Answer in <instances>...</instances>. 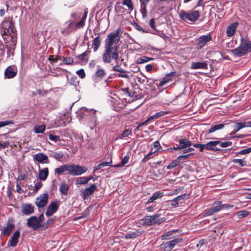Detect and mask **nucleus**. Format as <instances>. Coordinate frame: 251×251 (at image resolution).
I'll list each match as a JSON object with an SVG mask.
<instances>
[{
  "mask_svg": "<svg viewBox=\"0 0 251 251\" xmlns=\"http://www.w3.org/2000/svg\"><path fill=\"white\" fill-rule=\"evenodd\" d=\"M122 32L121 27H118L114 32L111 33L107 35L105 41L104 46L111 49H115L118 46L120 40V34Z\"/></svg>",
  "mask_w": 251,
  "mask_h": 251,
  "instance_id": "nucleus-1",
  "label": "nucleus"
},
{
  "mask_svg": "<svg viewBox=\"0 0 251 251\" xmlns=\"http://www.w3.org/2000/svg\"><path fill=\"white\" fill-rule=\"evenodd\" d=\"M251 50V41L242 39L240 46L232 50L233 54L236 56H241Z\"/></svg>",
  "mask_w": 251,
  "mask_h": 251,
  "instance_id": "nucleus-2",
  "label": "nucleus"
},
{
  "mask_svg": "<svg viewBox=\"0 0 251 251\" xmlns=\"http://www.w3.org/2000/svg\"><path fill=\"white\" fill-rule=\"evenodd\" d=\"M119 58V51L117 48L115 49H111L104 46V52L102 55V61L106 63H110L112 59L117 61Z\"/></svg>",
  "mask_w": 251,
  "mask_h": 251,
  "instance_id": "nucleus-3",
  "label": "nucleus"
},
{
  "mask_svg": "<svg viewBox=\"0 0 251 251\" xmlns=\"http://www.w3.org/2000/svg\"><path fill=\"white\" fill-rule=\"evenodd\" d=\"M139 84L136 82V79H130L128 86L122 89L123 92H125L128 96L133 97L134 99H137V96L135 95L139 92L140 90Z\"/></svg>",
  "mask_w": 251,
  "mask_h": 251,
  "instance_id": "nucleus-4",
  "label": "nucleus"
},
{
  "mask_svg": "<svg viewBox=\"0 0 251 251\" xmlns=\"http://www.w3.org/2000/svg\"><path fill=\"white\" fill-rule=\"evenodd\" d=\"M180 19L184 21L195 22L200 16V12L198 10L190 11L189 12L184 10H181L179 12Z\"/></svg>",
  "mask_w": 251,
  "mask_h": 251,
  "instance_id": "nucleus-5",
  "label": "nucleus"
},
{
  "mask_svg": "<svg viewBox=\"0 0 251 251\" xmlns=\"http://www.w3.org/2000/svg\"><path fill=\"white\" fill-rule=\"evenodd\" d=\"M2 35H9L13 39L15 35L16 29L14 27L13 23L11 21H5L2 22L1 24Z\"/></svg>",
  "mask_w": 251,
  "mask_h": 251,
  "instance_id": "nucleus-6",
  "label": "nucleus"
},
{
  "mask_svg": "<svg viewBox=\"0 0 251 251\" xmlns=\"http://www.w3.org/2000/svg\"><path fill=\"white\" fill-rule=\"evenodd\" d=\"M87 169L85 166L75 164H68V173L73 176H80L85 173Z\"/></svg>",
  "mask_w": 251,
  "mask_h": 251,
  "instance_id": "nucleus-7",
  "label": "nucleus"
},
{
  "mask_svg": "<svg viewBox=\"0 0 251 251\" xmlns=\"http://www.w3.org/2000/svg\"><path fill=\"white\" fill-rule=\"evenodd\" d=\"M182 242V239L177 238L162 243L160 246L162 251H171L176 245Z\"/></svg>",
  "mask_w": 251,
  "mask_h": 251,
  "instance_id": "nucleus-8",
  "label": "nucleus"
},
{
  "mask_svg": "<svg viewBox=\"0 0 251 251\" xmlns=\"http://www.w3.org/2000/svg\"><path fill=\"white\" fill-rule=\"evenodd\" d=\"M68 22H69V23L68 25L67 29L64 28L62 30V33L63 34H68L74 30L82 28L85 25V21L81 19L80 21L76 23L75 28L73 26V22L69 21Z\"/></svg>",
  "mask_w": 251,
  "mask_h": 251,
  "instance_id": "nucleus-9",
  "label": "nucleus"
},
{
  "mask_svg": "<svg viewBox=\"0 0 251 251\" xmlns=\"http://www.w3.org/2000/svg\"><path fill=\"white\" fill-rule=\"evenodd\" d=\"M49 195L47 193H44L38 197L35 201V204L39 207H43L47 203Z\"/></svg>",
  "mask_w": 251,
  "mask_h": 251,
  "instance_id": "nucleus-10",
  "label": "nucleus"
},
{
  "mask_svg": "<svg viewBox=\"0 0 251 251\" xmlns=\"http://www.w3.org/2000/svg\"><path fill=\"white\" fill-rule=\"evenodd\" d=\"M222 203L221 201L215 202L211 208L205 210L204 215L206 216H210L218 212L221 210V204H222Z\"/></svg>",
  "mask_w": 251,
  "mask_h": 251,
  "instance_id": "nucleus-11",
  "label": "nucleus"
},
{
  "mask_svg": "<svg viewBox=\"0 0 251 251\" xmlns=\"http://www.w3.org/2000/svg\"><path fill=\"white\" fill-rule=\"evenodd\" d=\"M80 112H86L90 114L92 116V125L90 126V128L93 129V128L97 125V118L95 116L96 113L97 111L93 109H88L86 107H82L80 109Z\"/></svg>",
  "mask_w": 251,
  "mask_h": 251,
  "instance_id": "nucleus-12",
  "label": "nucleus"
},
{
  "mask_svg": "<svg viewBox=\"0 0 251 251\" xmlns=\"http://www.w3.org/2000/svg\"><path fill=\"white\" fill-rule=\"evenodd\" d=\"M97 186L95 184H92L89 188H85L81 192V196L83 200H86L88 197L94 193L97 190Z\"/></svg>",
  "mask_w": 251,
  "mask_h": 251,
  "instance_id": "nucleus-13",
  "label": "nucleus"
},
{
  "mask_svg": "<svg viewBox=\"0 0 251 251\" xmlns=\"http://www.w3.org/2000/svg\"><path fill=\"white\" fill-rule=\"evenodd\" d=\"M27 225L32 227L34 230H36L41 226L40 221L36 216H32L28 219Z\"/></svg>",
  "mask_w": 251,
  "mask_h": 251,
  "instance_id": "nucleus-14",
  "label": "nucleus"
},
{
  "mask_svg": "<svg viewBox=\"0 0 251 251\" xmlns=\"http://www.w3.org/2000/svg\"><path fill=\"white\" fill-rule=\"evenodd\" d=\"M58 208V205L55 202H51L48 206L46 212V215L50 217L55 213Z\"/></svg>",
  "mask_w": 251,
  "mask_h": 251,
  "instance_id": "nucleus-15",
  "label": "nucleus"
},
{
  "mask_svg": "<svg viewBox=\"0 0 251 251\" xmlns=\"http://www.w3.org/2000/svg\"><path fill=\"white\" fill-rule=\"evenodd\" d=\"M20 235V231L19 230L16 231L8 242V245L12 247H15L18 243Z\"/></svg>",
  "mask_w": 251,
  "mask_h": 251,
  "instance_id": "nucleus-16",
  "label": "nucleus"
},
{
  "mask_svg": "<svg viewBox=\"0 0 251 251\" xmlns=\"http://www.w3.org/2000/svg\"><path fill=\"white\" fill-rule=\"evenodd\" d=\"M212 37L210 34L203 35L198 39V45L200 48L203 47L208 42L211 40Z\"/></svg>",
  "mask_w": 251,
  "mask_h": 251,
  "instance_id": "nucleus-17",
  "label": "nucleus"
},
{
  "mask_svg": "<svg viewBox=\"0 0 251 251\" xmlns=\"http://www.w3.org/2000/svg\"><path fill=\"white\" fill-rule=\"evenodd\" d=\"M17 70L15 66L7 67L5 71V75L8 78L14 77L17 74Z\"/></svg>",
  "mask_w": 251,
  "mask_h": 251,
  "instance_id": "nucleus-18",
  "label": "nucleus"
},
{
  "mask_svg": "<svg viewBox=\"0 0 251 251\" xmlns=\"http://www.w3.org/2000/svg\"><path fill=\"white\" fill-rule=\"evenodd\" d=\"M22 212L25 215H29L34 212L33 206L30 203H25L22 206Z\"/></svg>",
  "mask_w": 251,
  "mask_h": 251,
  "instance_id": "nucleus-19",
  "label": "nucleus"
},
{
  "mask_svg": "<svg viewBox=\"0 0 251 251\" xmlns=\"http://www.w3.org/2000/svg\"><path fill=\"white\" fill-rule=\"evenodd\" d=\"M14 227V225L11 221L8 220L6 224V226L4 228L1 234L6 236H9L11 233Z\"/></svg>",
  "mask_w": 251,
  "mask_h": 251,
  "instance_id": "nucleus-20",
  "label": "nucleus"
},
{
  "mask_svg": "<svg viewBox=\"0 0 251 251\" xmlns=\"http://www.w3.org/2000/svg\"><path fill=\"white\" fill-rule=\"evenodd\" d=\"M34 159L39 163H45L47 162L48 157L43 153H39L34 155Z\"/></svg>",
  "mask_w": 251,
  "mask_h": 251,
  "instance_id": "nucleus-21",
  "label": "nucleus"
},
{
  "mask_svg": "<svg viewBox=\"0 0 251 251\" xmlns=\"http://www.w3.org/2000/svg\"><path fill=\"white\" fill-rule=\"evenodd\" d=\"M191 68L193 69H205L207 68V63L205 62H194L191 64Z\"/></svg>",
  "mask_w": 251,
  "mask_h": 251,
  "instance_id": "nucleus-22",
  "label": "nucleus"
},
{
  "mask_svg": "<svg viewBox=\"0 0 251 251\" xmlns=\"http://www.w3.org/2000/svg\"><path fill=\"white\" fill-rule=\"evenodd\" d=\"M238 23H234L227 26L226 28V34L228 37H231L235 33Z\"/></svg>",
  "mask_w": 251,
  "mask_h": 251,
  "instance_id": "nucleus-23",
  "label": "nucleus"
},
{
  "mask_svg": "<svg viewBox=\"0 0 251 251\" xmlns=\"http://www.w3.org/2000/svg\"><path fill=\"white\" fill-rule=\"evenodd\" d=\"M179 148L184 149L189 147L192 145V142L186 138L181 139L178 141Z\"/></svg>",
  "mask_w": 251,
  "mask_h": 251,
  "instance_id": "nucleus-24",
  "label": "nucleus"
},
{
  "mask_svg": "<svg viewBox=\"0 0 251 251\" xmlns=\"http://www.w3.org/2000/svg\"><path fill=\"white\" fill-rule=\"evenodd\" d=\"M163 196V193L160 192H156L153 194L152 196L148 200L146 204L153 202L155 200L160 199Z\"/></svg>",
  "mask_w": 251,
  "mask_h": 251,
  "instance_id": "nucleus-25",
  "label": "nucleus"
},
{
  "mask_svg": "<svg viewBox=\"0 0 251 251\" xmlns=\"http://www.w3.org/2000/svg\"><path fill=\"white\" fill-rule=\"evenodd\" d=\"M49 174V171L47 168L39 170V178L41 180H45Z\"/></svg>",
  "mask_w": 251,
  "mask_h": 251,
  "instance_id": "nucleus-26",
  "label": "nucleus"
},
{
  "mask_svg": "<svg viewBox=\"0 0 251 251\" xmlns=\"http://www.w3.org/2000/svg\"><path fill=\"white\" fill-rule=\"evenodd\" d=\"M151 216L153 225L155 224H160L164 222L166 220L164 217L160 218L159 214H155Z\"/></svg>",
  "mask_w": 251,
  "mask_h": 251,
  "instance_id": "nucleus-27",
  "label": "nucleus"
},
{
  "mask_svg": "<svg viewBox=\"0 0 251 251\" xmlns=\"http://www.w3.org/2000/svg\"><path fill=\"white\" fill-rule=\"evenodd\" d=\"M68 172V164L63 165L54 169V173L56 175L59 176L64 172Z\"/></svg>",
  "mask_w": 251,
  "mask_h": 251,
  "instance_id": "nucleus-28",
  "label": "nucleus"
},
{
  "mask_svg": "<svg viewBox=\"0 0 251 251\" xmlns=\"http://www.w3.org/2000/svg\"><path fill=\"white\" fill-rule=\"evenodd\" d=\"M101 40L99 36L94 38L92 43V46L94 48V51H96L100 47L101 44Z\"/></svg>",
  "mask_w": 251,
  "mask_h": 251,
  "instance_id": "nucleus-29",
  "label": "nucleus"
},
{
  "mask_svg": "<svg viewBox=\"0 0 251 251\" xmlns=\"http://www.w3.org/2000/svg\"><path fill=\"white\" fill-rule=\"evenodd\" d=\"M177 230H170L168 231L165 233H164L163 234L161 235V239L162 240H167L168 239L173 238L174 237L173 235V234L177 231Z\"/></svg>",
  "mask_w": 251,
  "mask_h": 251,
  "instance_id": "nucleus-30",
  "label": "nucleus"
},
{
  "mask_svg": "<svg viewBox=\"0 0 251 251\" xmlns=\"http://www.w3.org/2000/svg\"><path fill=\"white\" fill-rule=\"evenodd\" d=\"M141 221H142L143 225L145 226L153 225L151 216H145L141 220Z\"/></svg>",
  "mask_w": 251,
  "mask_h": 251,
  "instance_id": "nucleus-31",
  "label": "nucleus"
},
{
  "mask_svg": "<svg viewBox=\"0 0 251 251\" xmlns=\"http://www.w3.org/2000/svg\"><path fill=\"white\" fill-rule=\"evenodd\" d=\"M153 59V58L143 56L139 58H137L135 62L136 64H139L147 62L149 61L152 60Z\"/></svg>",
  "mask_w": 251,
  "mask_h": 251,
  "instance_id": "nucleus-32",
  "label": "nucleus"
},
{
  "mask_svg": "<svg viewBox=\"0 0 251 251\" xmlns=\"http://www.w3.org/2000/svg\"><path fill=\"white\" fill-rule=\"evenodd\" d=\"M141 234V232L139 231L131 232L126 234L125 236V238L126 239H134L136 237L140 236Z\"/></svg>",
  "mask_w": 251,
  "mask_h": 251,
  "instance_id": "nucleus-33",
  "label": "nucleus"
},
{
  "mask_svg": "<svg viewBox=\"0 0 251 251\" xmlns=\"http://www.w3.org/2000/svg\"><path fill=\"white\" fill-rule=\"evenodd\" d=\"M69 186L66 183H62L59 186V191L62 194L67 195L69 190Z\"/></svg>",
  "mask_w": 251,
  "mask_h": 251,
  "instance_id": "nucleus-34",
  "label": "nucleus"
},
{
  "mask_svg": "<svg viewBox=\"0 0 251 251\" xmlns=\"http://www.w3.org/2000/svg\"><path fill=\"white\" fill-rule=\"evenodd\" d=\"M225 126V125L223 124H220L212 126L208 130V133H210L215 132L216 130L221 129Z\"/></svg>",
  "mask_w": 251,
  "mask_h": 251,
  "instance_id": "nucleus-35",
  "label": "nucleus"
},
{
  "mask_svg": "<svg viewBox=\"0 0 251 251\" xmlns=\"http://www.w3.org/2000/svg\"><path fill=\"white\" fill-rule=\"evenodd\" d=\"M219 143H220L219 141H210L206 144H204L205 149L207 150H211L213 146H216Z\"/></svg>",
  "mask_w": 251,
  "mask_h": 251,
  "instance_id": "nucleus-36",
  "label": "nucleus"
},
{
  "mask_svg": "<svg viewBox=\"0 0 251 251\" xmlns=\"http://www.w3.org/2000/svg\"><path fill=\"white\" fill-rule=\"evenodd\" d=\"M132 131L130 129H127L125 130L119 136V138L120 139H122L125 137H128L130 135H131Z\"/></svg>",
  "mask_w": 251,
  "mask_h": 251,
  "instance_id": "nucleus-37",
  "label": "nucleus"
},
{
  "mask_svg": "<svg viewBox=\"0 0 251 251\" xmlns=\"http://www.w3.org/2000/svg\"><path fill=\"white\" fill-rule=\"evenodd\" d=\"M46 126L42 125L40 126H36L34 127V131L36 133H42L45 130Z\"/></svg>",
  "mask_w": 251,
  "mask_h": 251,
  "instance_id": "nucleus-38",
  "label": "nucleus"
},
{
  "mask_svg": "<svg viewBox=\"0 0 251 251\" xmlns=\"http://www.w3.org/2000/svg\"><path fill=\"white\" fill-rule=\"evenodd\" d=\"M88 183L86 177H78L76 180V184H86Z\"/></svg>",
  "mask_w": 251,
  "mask_h": 251,
  "instance_id": "nucleus-39",
  "label": "nucleus"
},
{
  "mask_svg": "<svg viewBox=\"0 0 251 251\" xmlns=\"http://www.w3.org/2000/svg\"><path fill=\"white\" fill-rule=\"evenodd\" d=\"M69 81H68V83L70 85L73 86L75 88L76 90H78V88L77 87V86L79 85V82L76 79H68Z\"/></svg>",
  "mask_w": 251,
  "mask_h": 251,
  "instance_id": "nucleus-40",
  "label": "nucleus"
},
{
  "mask_svg": "<svg viewBox=\"0 0 251 251\" xmlns=\"http://www.w3.org/2000/svg\"><path fill=\"white\" fill-rule=\"evenodd\" d=\"M251 152V147L244 149L239 151L235 152L236 156H238L240 154H246Z\"/></svg>",
  "mask_w": 251,
  "mask_h": 251,
  "instance_id": "nucleus-41",
  "label": "nucleus"
},
{
  "mask_svg": "<svg viewBox=\"0 0 251 251\" xmlns=\"http://www.w3.org/2000/svg\"><path fill=\"white\" fill-rule=\"evenodd\" d=\"M249 212L246 210L240 211L237 213L238 217L240 219L243 218L249 215Z\"/></svg>",
  "mask_w": 251,
  "mask_h": 251,
  "instance_id": "nucleus-42",
  "label": "nucleus"
},
{
  "mask_svg": "<svg viewBox=\"0 0 251 251\" xmlns=\"http://www.w3.org/2000/svg\"><path fill=\"white\" fill-rule=\"evenodd\" d=\"M206 243V241L205 239H201L199 241V243L197 244V246L198 248H199V250L201 249V250H203L204 248L205 247Z\"/></svg>",
  "mask_w": 251,
  "mask_h": 251,
  "instance_id": "nucleus-43",
  "label": "nucleus"
},
{
  "mask_svg": "<svg viewBox=\"0 0 251 251\" xmlns=\"http://www.w3.org/2000/svg\"><path fill=\"white\" fill-rule=\"evenodd\" d=\"M179 162V160H178L177 158L176 160L173 161L167 166V169H171L176 167V166L178 165Z\"/></svg>",
  "mask_w": 251,
  "mask_h": 251,
  "instance_id": "nucleus-44",
  "label": "nucleus"
},
{
  "mask_svg": "<svg viewBox=\"0 0 251 251\" xmlns=\"http://www.w3.org/2000/svg\"><path fill=\"white\" fill-rule=\"evenodd\" d=\"M62 61L65 64L70 65L74 62V59L71 57H64Z\"/></svg>",
  "mask_w": 251,
  "mask_h": 251,
  "instance_id": "nucleus-45",
  "label": "nucleus"
},
{
  "mask_svg": "<svg viewBox=\"0 0 251 251\" xmlns=\"http://www.w3.org/2000/svg\"><path fill=\"white\" fill-rule=\"evenodd\" d=\"M123 4L126 5L130 10H132L133 9V6L131 0H124Z\"/></svg>",
  "mask_w": 251,
  "mask_h": 251,
  "instance_id": "nucleus-46",
  "label": "nucleus"
},
{
  "mask_svg": "<svg viewBox=\"0 0 251 251\" xmlns=\"http://www.w3.org/2000/svg\"><path fill=\"white\" fill-rule=\"evenodd\" d=\"M48 59L50 63H55L57 62V60H61V57L59 56L54 57L53 55H50Z\"/></svg>",
  "mask_w": 251,
  "mask_h": 251,
  "instance_id": "nucleus-47",
  "label": "nucleus"
},
{
  "mask_svg": "<svg viewBox=\"0 0 251 251\" xmlns=\"http://www.w3.org/2000/svg\"><path fill=\"white\" fill-rule=\"evenodd\" d=\"M105 71L103 69H98L96 72V76L99 77H103L105 76Z\"/></svg>",
  "mask_w": 251,
  "mask_h": 251,
  "instance_id": "nucleus-48",
  "label": "nucleus"
},
{
  "mask_svg": "<svg viewBox=\"0 0 251 251\" xmlns=\"http://www.w3.org/2000/svg\"><path fill=\"white\" fill-rule=\"evenodd\" d=\"M219 143L218 145H219V146L221 148H226L229 147L232 145V142L231 141H226L225 142H221L219 141Z\"/></svg>",
  "mask_w": 251,
  "mask_h": 251,
  "instance_id": "nucleus-49",
  "label": "nucleus"
},
{
  "mask_svg": "<svg viewBox=\"0 0 251 251\" xmlns=\"http://www.w3.org/2000/svg\"><path fill=\"white\" fill-rule=\"evenodd\" d=\"M49 138L50 140L57 142L60 140V137L59 136L53 135L52 134L49 135Z\"/></svg>",
  "mask_w": 251,
  "mask_h": 251,
  "instance_id": "nucleus-50",
  "label": "nucleus"
},
{
  "mask_svg": "<svg viewBox=\"0 0 251 251\" xmlns=\"http://www.w3.org/2000/svg\"><path fill=\"white\" fill-rule=\"evenodd\" d=\"M234 163H238L241 167L245 166L246 165V162L241 159H235L233 160Z\"/></svg>",
  "mask_w": 251,
  "mask_h": 251,
  "instance_id": "nucleus-51",
  "label": "nucleus"
},
{
  "mask_svg": "<svg viewBox=\"0 0 251 251\" xmlns=\"http://www.w3.org/2000/svg\"><path fill=\"white\" fill-rule=\"evenodd\" d=\"M90 53V51L88 50H87L86 51H85L83 53L79 54L78 56V59L79 60H81L82 61V60H83L84 59L85 56H86L87 55H88Z\"/></svg>",
  "mask_w": 251,
  "mask_h": 251,
  "instance_id": "nucleus-52",
  "label": "nucleus"
},
{
  "mask_svg": "<svg viewBox=\"0 0 251 251\" xmlns=\"http://www.w3.org/2000/svg\"><path fill=\"white\" fill-rule=\"evenodd\" d=\"M146 6L147 5L141 4V12L143 17L146 16L147 13Z\"/></svg>",
  "mask_w": 251,
  "mask_h": 251,
  "instance_id": "nucleus-53",
  "label": "nucleus"
},
{
  "mask_svg": "<svg viewBox=\"0 0 251 251\" xmlns=\"http://www.w3.org/2000/svg\"><path fill=\"white\" fill-rule=\"evenodd\" d=\"M11 124H13V122L11 121H0V128L5 126L7 125H9Z\"/></svg>",
  "mask_w": 251,
  "mask_h": 251,
  "instance_id": "nucleus-54",
  "label": "nucleus"
},
{
  "mask_svg": "<svg viewBox=\"0 0 251 251\" xmlns=\"http://www.w3.org/2000/svg\"><path fill=\"white\" fill-rule=\"evenodd\" d=\"M112 160L110 162H102L100 164H99V167H100L101 168L103 167H105L106 166H112Z\"/></svg>",
  "mask_w": 251,
  "mask_h": 251,
  "instance_id": "nucleus-55",
  "label": "nucleus"
},
{
  "mask_svg": "<svg viewBox=\"0 0 251 251\" xmlns=\"http://www.w3.org/2000/svg\"><path fill=\"white\" fill-rule=\"evenodd\" d=\"M76 74L81 78H83L85 76V73L83 69L79 70L76 72Z\"/></svg>",
  "mask_w": 251,
  "mask_h": 251,
  "instance_id": "nucleus-56",
  "label": "nucleus"
},
{
  "mask_svg": "<svg viewBox=\"0 0 251 251\" xmlns=\"http://www.w3.org/2000/svg\"><path fill=\"white\" fill-rule=\"evenodd\" d=\"M35 190L37 192L42 186V183L40 181H37L34 184Z\"/></svg>",
  "mask_w": 251,
  "mask_h": 251,
  "instance_id": "nucleus-57",
  "label": "nucleus"
},
{
  "mask_svg": "<svg viewBox=\"0 0 251 251\" xmlns=\"http://www.w3.org/2000/svg\"><path fill=\"white\" fill-rule=\"evenodd\" d=\"M193 154H194L193 153H189L188 154L181 155H180L177 157V159L179 160V161L181 159H187L190 156H191V155H193Z\"/></svg>",
  "mask_w": 251,
  "mask_h": 251,
  "instance_id": "nucleus-58",
  "label": "nucleus"
},
{
  "mask_svg": "<svg viewBox=\"0 0 251 251\" xmlns=\"http://www.w3.org/2000/svg\"><path fill=\"white\" fill-rule=\"evenodd\" d=\"M128 160H129V156L128 155H126L125 156H124V158H122V159L120 162L121 164V165L124 166V165H125L128 162Z\"/></svg>",
  "mask_w": 251,
  "mask_h": 251,
  "instance_id": "nucleus-59",
  "label": "nucleus"
},
{
  "mask_svg": "<svg viewBox=\"0 0 251 251\" xmlns=\"http://www.w3.org/2000/svg\"><path fill=\"white\" fill-rule=\"evenodd\" d=\"M234 206L233 205H229V204H221V210L222 209H229L230 208H231L233 207Z\"/></svg>",
  "mask_w": 251,
  "mask_h": 251,
  "instance_id": "nucleus-60",
  "label": "nucleus"
},
{
  "mask_svg": "<svg viewBox=\"0 0 251 251\" xmlns=\"http://www.w3.org/2000/svg\"><path fill=\"white\" fill-rule=\"evenodd\" d=\"M193 147L196 148H199L200 151H202L205 149L204 144H194Z\"/></svg>",
  "mask_w": 251,
  "mask_h": 251,
  "instance_id": "nucleus-61",
  "label": "nucleus"
},
{
  "mask_svg": "<svg viewBox=\"0 0 251 251\" xmlns=\"http://www.w3.org/2000/svg\"><path fill=\"white\" fill-rule=\"evenodd\" d=\"M9 145V143L8 141H5L2 143H0V150L8 147Z\"/></svg>",
  "mask_w": 251,
  "mask_h": 251,
  "instance_id": "nucleus-62",
  "label": "nucleus"
},
{
  "mask_svg": "<svg viewBox=\"0 0 251 251\" xmlns=\"http://www.w3.org/2000/svg\"><path fill=\"white\" fill-rule=\"evenodd\" d=\"M63 154L61 152H55L54 154V157L56 159H60L63 157Z\"/></svg>",
  "mask_w": 251,
  "mask_h": 251,
  "instance_id": "nucleus-63",
  "label": "nucleus"
},
{
  "mask_svg": "<svg viewBox=\"0 0 251 251\" xmlns=\"http://www.w3.org/2000/svg\"><path fill=\"white\" fill-rule=\"evenodd\" d=\"M185 197H186V195L185 194H183V195H180V196H178L176 197V198H175V199L178 202H180L181 203V201H182V200H184L185 199Z\"/></svg>",
  "mask_w": 251,
  "mask_h": 251,
  "instance_id": "nucleus-64",
  "label": "nucleus"
}]
</instances>
